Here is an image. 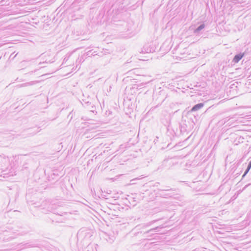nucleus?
<instances>
[{"label":"nucleus","instance_id":"20e7f679","mask_svg":"<svg viewBox=\"0 0 251 251\" xmlns=\"http://www.w3.org/2000/svg\"><path fill=\"white\" fill-rule=\"evenodd\" d=\"M244 55L245 53L244 52H240L239 53L236 54L233 57L232 62H234V63H238L241 60V59L244 56Z\"/></svg>","mask_w":251,"mask_h":251},{"label":"nucleus","instance_id":"f03ea898","mask_svg":"<svg viewBox=\"0 0 251 251\" xmlns=\"http://www.w3.org/2000/svg\"><path fill=\"white\" fill-rule=\"evenodd\" d=\"M82 104L84 106V107H85L90 111L93 113L97 112L96 111V107L95 105L94 104H92L91 102L89 101H84V103H83Z\"/></svg>","mask_w":251,"mask_h":251},{"label":"nucleus","instance_id":"7ed1b4c3","mask_svg":"<svg viewBox=\"0 0 251 251\" xmlns=\"http://www.w3.org/2000/svg\"><path fill=\"white\" fill-rule=\"evenodd\" d=\"M153 223L154 221H151L147 223L138 225L133 229V230L137 231L142 229H145L147 227L150 226Z\"/></svg>","mask_w":251,"mask_h":251},{"label":"nucleus","instance_id":"a211bd4d","mask_svg":"<svg viewBox=\"0 0 251 251\" xmlns=\"http://www.w3.org/2000/svg\"><path fill=\"white\" fill-rule=\"evenodd\" d=\"M163 192H162V193H160L159 194L163 198H168V197H170L169 195V194H163Z\"/></svg>","mask_w":251,"mask_h":251},{"label":"nucleus","instance_id":"0eeeda50","mask_svg":"<svg viewBox=\"0 0 251 251\" xmlns=\"http://www.w3.org/2000/svg\"><path fill=\"white\" fill-rule=\"evenodd\" d=\"M158 228V227H156L155 228H151L148 231L144 232L143 233V236L144 237H151L152 235H153V232L156 231V230Z\"/></svg>","mask_w":251,"mask_h":251},{"label":"nucleus","instance_id":"1a4fd4ad","mask_svg":"<svg viewBox=\"0 0 251 251\" xmlns=\"http://www.w3.org/2000/svg\"><path fill=\"white\" fill-rule=\"evenodd\" d=\"M38 82V81H29V82H26V83H23V84H20V85H18V87H19V88L24 87H27V86L33 85L36 84Z\"/></svg>","mask_w":251,"mask_h":251},{"label":"nucleus","instance_id":"aec40b11","mask_svg":"<svg viewBox=\"0 0 251 251\" xmlns=\"http://www.w3.org/2000/svg\"><path fill=\"white\" fill-rule=\"evenodd\" d=\"M138 179H139V178H134V179H131V180H130V182H131V184H135V181H136V180H138Z\"/></svg>","mask_w":251,"mask_h":251},{"label":"nucleus","instance_id":"4be33fe9","mask_svg":"<svg viewBox=\"0 0 251 251\" xmlns=\"http://www.w3.org/2000/svg\"><path fill=\"white\" fill-rule=\"evenodd\" d=\"M223 120H224V123H225L226 121H227L228 120V119H227V118H226V119H223Z\"/></svg>","mask_w":251,"mask_h":251},{"label":"nucleus","instance_id":"a878e982","mask_svg":"<svg viewBox=\"0 0 251 251\" xmlns=\"http://www.w3.org/2000/svg\"><path fill=\"white\" fill-rule=\"evenodd\" d=\"M167 160H164L163 163H164L165 162H167Z\"/></svg>","mask_w":251,"mask_h":251},{"label":"nucleus","instance_id":"b1692460","mask_svg":"<svg viewBox=\"0 0 251 251\" xmlns=\"http://www.w3.org/2000/svg\"><path fill=\"white\" fill-rule=\"evenodd\" d=\"M128 89H129L127 87H126L125 90L126 92H128Z\"/></svg>","mask_w":251,"mask_h":251},{"label":"nucleus","instance_id":"f3484780","mask_svg":"<svg viewBox=\"0 0 251 251\" xmlns=\"http://www.w3.org/2000/svg\"><path fill=\"white\" fill-rule=\"evenodd\" d=\"M6 2L7 1H6V0H1L0 1V5H6Z\"/></svg>","mask_w":251,"mask_h":251},{"label":"nucleus","instance_id":"5701e85b","mask_svg":"<svg viewBox=\"0 0 251 251\" xmlns=\"http://www.w3.org/2000/svg\"><path fill=\"white\" fill-rule=\"evenodd\" d=\"M248 166H249L251 167V160L249 162V163L248 164Z\"/></svg>","mask_w":251,"mask_h":251},{"label":"nucleus","instance_id":"bb28decb","mask_svg":"<svg viewBox=\"0 0 251 251\" xmlns=\"http://www.w3.org/2000/svg\"><path fill=\"white\" fill-rule=\"evenodd\" d=\"M142 233V232H137V233H136V235H138V234H139V233Z\"/></svg>","mask_w":251,"mask_h":251},{"label":"nucleus","instance_id":"cd10ccee","mask_svg":"<svg viewBox=\"0 0 251 251\" xmlns=\"http://www.w3.org/2000/svg\"><path fill=\"white\" fill-rule=\"evenodd\" d=\"M39 132V130H38V131H37L36 132H35V133H37V132Z\"/></svg>","mask_w":251,"mask_h":251},{"label":"nucleus","instance_id":"6e6552de","mask_svg":"<svg viewBox=\"0 0 251 251\" xmlns=\"http://www.w3.org/2000/svg\"><path fill=\"white\" fill-rule=\"evenodd\" d=\"M205 27V24L204 23H202L194 29L193 33L196 35H198L200 31L204 29Z\"/></svg>","mask_w":251,"mask_h":251},{"label":"nucleus","instance_id":"9d476101","mask_svg":"<svg viewBox=\"0 0 251 251\" xmlns=\"http://www.w3.org/2000/svg\"><path fill=\"white\" fill-rule=\"evenodd\" d=\"M238 84V82L236 81V82H234L231 84H230V85H229V89H230L229 90V91L231 92V91H237V85Z\"/></svg>","mask_w":251,"mask_h":251},{"label":"nucleus","instance_id":"2eb2a0df","mask_svg":"<svg viewBox=\"0 0 251 251\" xmlns=\"http://www.w3.org/2000/svg\"><path fill=\"white\" fill-rule=\"evenodd\" d=\"M57 176V175H56L54 173H52L50 176H49V177L50 178V179H56L55 178V176Z\"/></svg>","mask_w":251,"mask_h":251},{"label":"nucleus","instance_id":"412c9836","mask_svg":"<svg viewBox=\"0 0 251 251\" xmlns=\"http://www.w3.org/2000/svg\"><path fill=\"white\" fill-rule=\"evenodd\" d=\"M159 184H160L159 182H155L154 185V186H156L157 187V186H158L159 185Z\"/></svg>","mask_w":251,"mask_h":251},{"label":"nucleus","instance_id":"393cba45","mask_svg":"<svg viewBox=\"0 0 251 251\" xmlns=\"http://www.w3.org/2000/svg\"><path fill=\"white\" fill-rule=\"evenodd\" d=\"M247 169L250 170L251 169V167L249 166H247Z\"/></svg>","mask_w":251,"mask_h":251},{"label":"nucleus","instance_id":"423d86ee","mask_svg":"<svg viewBox=\"0 0 251 251\" xmlns=\"http://www.w3.org/2000/svg\"><path fill=\"white\" fill-rule=\"evenodd\" d=\"M154 51L153 47H151V45H146L144 46L141 52L142 53H150Z\"/></svg>","mask_w":251,"mask_h":251},{"label":"nucleus","instance_id":"9b49d317","mask_svg":"<svg viewBox=\"0 0 251 251\" xmlns=\"http://www.w3.org/2000/svg\"><path fill=\"white\" fill-rule=\"evenodd\" d=\"M138 89V84H134L131 87H130L129 89L130 92L132 94L133 93H135Z\"/></svg>","mask_w":251,"mask_h":251},{"label":"nucleus","instance_id":"4468645a","mask_svg":"<svg viewBox=\"0 0 251 251\" xmlns=\"http://www.w3.org/2000/svg\"><path fill=\"white\" fill-rule=\"evenodd\" d=\"M250 170L246 168L244 173L243 174L242 176V179L244 178V177L247 175V174L249 173Z\"/></svg>","mask_w":251,"mask_h":251},{"label":"nucleus","instance_id":"6ab92c4d","mask_svg":"<svg viewBox=\"0 0 251 251\" xmlns=\"http://www.w3.org/2000/svg\"><path fill=\"white\" fill-rule=\"evenodd\" d=\"M111 114H112V112L110 110L106 111L105 112V115L107 116H109Z\"/></svg>","mask_w":251,"mask_h":251},{"label":"nucleus","instance_id":"ddd939ff","mask_svg":"<svg viewBox=\"0 0 251 251\" xmlns=\"http://www.w3.org/2000/svg\"><path fill=\"white\" fill-rule=\"evenodd\" d=\"M158 190L159 191H160L161 192H163L164 191L171 190L172 189L170 188L169 186H166L165 189H158Z\"/></svg>","mask_w":251,"mask_h":251},{"label":"nucleus","instance_id":"f257e3e1","mask_svg":"<svg viewBox=\"0 0 251 251\" xmlns=\"http://www.w3.org/2000/svg\"><path fill=\"white\" fill-rule=\"evenodd\" d=\"M93 235V232L87 228H82L77 232V237L84 241H90V238Z\"/></svg>","mask_w":251,"mask_h":251},{"label":"nucleus","instance_id":"c756f323","mask_svg":"<svg viewBox=\"0 0 251 251\" xmlns=\"http://www.w3.org/2000/svg\"><path fill=\"white\" fill-rule=\"evenodd\" d=\"M248 185H246V186L245 187V188L247 187L248 186Z\"/></svg>","mask_w":251,"mask_h":251},{"label":"nucleus","instance_id":"dca6fc26","mask_svg":"<svg viewBox=\"0 0 251 251\" xmlns=\"http://www.w3.org/2000/svg\"><path fill=\"white\" fill-rule=\"evenodd\" d=\"M230 0L232 2H234V1H238V3H240V4L243 3L245 2L244 0Z\"/></svg>","mask_w":251,"mask_h":251},{"label":"nucleus","instance_id":"f8f14e48","mask_svg":"<svg viewBox=\"0 0 251 251\" xmlns=\"http://www.w3.org/2000/svg\"><path fill=\"white\" fill-rule=\"evenodd\" d=\"M55 207L56 205L54 204H50L48 206V210L50 211L51 212L54 213Z\"/></svg>","mask_w":251,"mask_h":251},{"label":"nucleus","instance_id":"c85d7f7f","mask_svg":"<svg viewBox=\"0 0 251 251\" xmlns=\"http://www.w3.org/2000/svg\"><path fill=\"white\" fill-rule=\"evenodd\" d=\"M16 55H17V54H16L15 56H14L13 58L15 57V56H16Z\"/></svg>","mask_w":251,"mask_h":251},{"label":"nucleus","instance_id":"39448f33","mask_svg":"<svg viewBox=\"0 0 251 251\" xmlns=\"http://www.w3.org/2000/svg\"><path fill=\"white\" fill-rule=\"evenodd\" d=\"M204 106V103L203 102H200L198 103L195 105H194L192 108L190 109V110L189 111V113H191L192 112L197 111L201 108H202Z\"/></svg>","mask_w":251,"mask_h":251}]
</instances>
